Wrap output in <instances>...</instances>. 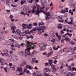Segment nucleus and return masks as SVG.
<instances>
[{"label":"nucleus","mask_w":76,"mask_h":76,"mask_svg":"<svg viewBox=\"0 0 76 76\" xmlns=\"http://www.w3.org/2000/svg\"><path fill=\"white\" fill-rule=\"evenodd\" d=\"M26 46L28 48L25 50V52H26V53H25V56H24L25 57H27L28 56H31V54L29 52V50H31V48H32V49L34 48L33 45H30L28 46L27 45H26Z\"/></svg>","instance_id":"obj_1"},{"label":"nucleus","mask_w":76,"mask_h":76,"mask_svg":"<svg viewBox=\"0 0 76 76\" xmlns=\"http://www.w3.org/2000/svg\"><path fill=\"white\" fill-rule=\"evenodd\" d=\"M36 8H37V10H35V9H36ZM39 6L36 5V6H35V5H34L33 6V9L32 10L31 12L32 13H34L36 12V11H37L36 15L38 14V15L39 14V13H40V12H43V11L41 9V10H39Z\"/></svg>","instance_id":"obj_2"},{"label":"nucleus","mask_w":76,"mask_h":76,"mask_svg":"<svg viewBox=\"0 0 76 76\" xmlns=\"http://www.w3.org/2000/svg\"><path fill=\"white\" fill-rule=\"evenodd\" d=\"M39 47H40V50L42 51L43 50H45L46 46H47V45H45L44 43H41L40 45H39Z\"/></svg>","instance_id":"obj_3"},{"label":"nucleus","mask_w":76,"mask_h":76,"mask_svg":"<svg viewBox=\"0 0 76 76\" xmlns=\"http://www.w3.org/2000/svg\"><path fill=\"white\" fill-rule=\"evenodd\" d=\"M47 27L45 26H42L40 27H39L37 29L38 32H40L42 30H44L45 29H46Z\"/></svg>","instance_id":"obj_4"},{"label":"nucleus","mask_w":76,"mask_h":76,"mask_svg":"<svg viewBox=\"0 0 76 76\" xmlns=\"http://www.w3.org/2000/svg\"><path fill=\"white\" fill-rule=\"evenodd\" d=\"M17 70L18 71H19V72H20V74L19 75L20 76H21V75H23V72L22 71V68L21 67H18Z\"/></svg>","instance_id":"obj_5"},{"label":"nucleus","mask_w":76,"mask_h":76,"mask_svg":"<svg viewBox=\"0 0 76 76\" xmlns=\"http://www.w3.org/2000/svg\"><path fill=\"white\" fill-rule=\"evenodd\" d=\"M66 35L67 34H65L63 35L62 38L64 39L66 41L69 42V41H70V38H69V37H65Z\"/></svg>","instance_id":"obj_6"},{"label":"nucleus","mask_w":76,"mask_h":76,"mask_svg":"<svg viewBox=\"0 0 76 76\" xmlns=\"http://www.w3.org/2000/svg\"><path fill=\"white\" fill-rule=\"evenodd\" d=\"M48 61H49V63L48 64L49 65H50V66H51L52 68V69H53V68H56V67L54 65H52V63H53V61H53V60H49Z\"/></svg>","instance_id":"obj_7"},{"label":"nucleus","mask_w":76,"mask_h":76,"mask_svg":"<svg viewBox=\"0 0 76 76\" xmlns=\"http://www.w3.org/2000/svg\"><path fill=\"white\" fill-rule=\"evenodd\" d=\"M15 34L17 35H19L20 36H21V32L20 31V30L18 29L16 30L15 32Z\"/></svg>","instance_id":"obj_8"},{"label":"nucleus","mask_w":76,"mask_h":76,"mask_svg":"<svg viewBox=\"0 0 76 76\" xmlns=\"http://www.w3.org/2000/svg\"><path fill=\"white\" fill-rule=\"evenodd\" d=\"M36 31V29H33L32 30L30 31V32H29V31H25V33L26 34H30L32 32H34V31Z\"/></svg>","instance_id":"obj_9"},{"label":"nucleus","mask_w":76,"mask_h":76,"mask_svg":"<svg viewBox=\"0 0 76 76\" xmlns=\"http://www.w3.org/2000/svg\"><path fill=\"white\" fill-rule=\"evenodd\" d=\"M22 26H23V28H22V29L23 30L24 29H26L27 28H28V27H29V26L28 25L25 24H22Z\"/></svg>","instance_id":"obj_10"},{"label":"nucleus","mask_w":76,"mask_h":76,"mask_svg":"<svg viewBox=\"0 0 76 76\" xmlns=\"http://www.w3.org/2000/svg\"><path fill=\"white\" fill-rule=\"evenodd\" d=\"M26 53V52H25H25H20L18 53V54L19 55H20V56H24V54H25V55Z\"/></svg>","instance_id":"obj_11"},{"label":"nucleus","mask_w":76,"mask_h":76,"mask_svg":"<svg viewBox=\"0 0 76 76\" xmlns=\"http://www.w3.org/2000/svg\"><path fill=\"white\" fill-rule=\"evenodd\" d=\"M27 64V63H26V61H23V63L21 64H20V66H23L24 65H26Z\"/></svg>","instance_id":"obj_12"},{"label":"nucleus","mask_w":76,"mask_h":76,"mask_svg":"<svg viewBox=\"0 0 76 76\" xmlns=\"http://www.w3.org/2000/svg\"><path fill=\"white\" fill-rule=\"evenodd\" d=\"M25 42H26V43L27 45H32V44H33V43L31 42H29V41H27L26 40L25 41Z\"/></svg>","instance_id":"obj_13"},{"label":"nucleus","mask_w":76,"mask_h":76,"mask_svg":"<svg viewBox=\"0 0 76 76\" xmlns=\"http://www.w3.org/2000/svg\"><path fill=\"white\" fill-rule=\"evenodd\" d=\"M66 76H75V75H74L73 74L71 73V72H69L66 75Z\"/></svg>","instance_id":"obj_14"},{"label":"nucleus","mask_w":76,"mask_h":76,"mask_svg":"<svg viewBox=\"0 0 76 76\" xmlns=\"http://www.w3.org/2000/svg\"><path fill=\"white\" fill-rule=\"evenodd\" d=\"M61 25H62V24H61V23L58 25V29H62L63 28V27L62 26H61Z\"/></svg>","instance_id":"obj_15"},{"label":"nucleus","mask_w":76,"mask_h":76,"mask_svg":"<svg viewBox=\"0 0 76 76\" xmlns=\"http://www.w3.org/2000/svg\"><path fill=\"white\" fill-rule=\"evenodd\" d=\"M26 68H27L28 69H32V68L31 66H30L28 65H26Z\"/></svg>","instance_id":"obj_16"},{"label":"nucleus","mask_w":76,"mask_h":76,"mask_svg":"<svg viewBox=\"0 0 76 76\" xmlns=\"http://www.w3.org/2000/svg\"><path fill=\"white\" fill-rule=\"evenodd\" d=\"M58 48H59V46H58L57 47H56V46H54L53 47V49L54 50H57Z\"/></svg>","instance_id":"obj_17"},{"label":"nucleus","mask_w":76,"mask_h":76,"mask_svg":"<svg viewBox=\"0 0 76 76\" xmlns=\"http://www.w3.org/2000/svg\"><path fill=\"white\" fill-rule=\"evenodd\" d=\"M27 39H29V38H31V39H34V37L32 35H30L29 36H28L27 37Z\"/></svg>","instance_id":"obj_18"},{"label":"nucleus","mask_w":76,"mask_h":76,"mask_svg":"<svg viewBox=\"0 0 76 76\" xmlns=\"http://www.w3.org/2000/svg\"><path fill=\"white\" fill-rule=\"evenodd\" d=\"M54 36H51L49 38V40L50 41H51L52 40L54 39Z\"/></svg>","instance_id":"obj_19"},{"label":"nucleus","mask_w":76,"mask_h":76,"mask_svg":"<svg viewBox=\"0 0 76 76\" xmlns=\"http://www.w3.org/2000/svg\"><path fill=\"white\" fill-rule=\"evenodd\" d=\"M56 36V37H58V39H59V40L61 39V37H60V36H58V33H56V34H55Z\"/></svg>","instance_id":"obj_20"},{"label":"nucleus","mask_w":76,"mask_h":76,"mask_svg":"<svg viewBox=\"0 0 76 76\" xmlns=\"http://www.w3.org/2000/svg\"><path fill=\"white\" fill-rule=\"evenodd\" d=\"M24 72H26L27 73H29V70H27V69L26 68L24 69Z\"/></svg>","instance_id":"obj_21"},{"label":"nucleus","mask_w":76,"mask_h":76,"mask_svg":"<svg viewBox=\"0 0 76 76\" xmlns=\"http://www.w3.org/2000/svg\"><path fill=\"white\" fill-rule=\"evenodd\" d=\"M69 44H71V45H75V43H74V42H73V41H70L69 42Z\"/></svg>","instance_id":"obj_22"},{"label":"nucleus","mask_w":76,"mask_h":76,"mask_svg":"<svg viewBox=\"0 0 76 76\" xmlns=\"http://www.w3.org/2000/svg\"><path fill=\"white\" fill-rule=\"evenodd\" d=\"M33 25L32 24H29V27H28V29H31V28H32V26Z\"/></svg>","instance_id":"obj_23"},{"label":"nucleus","mask_w":76,"mask_h":76,"mask_svg":"<svg viewBox=\"0 0 76 76\" xmlns=\"http://www.w3.org/2000/svg\"><path fill=\"white\" fill-rule=\"evenodd\" d=\"M35 59H36L35 58H32V60L31 61V63H32V64H34V63H35V61H34V60H35Z\"/></svg>","instance_id":"obj_24"},{"label":"nucleus","mask_w":76,"mask_h":76,"mask_svg":"<svg viewBox=\"0 0 76 76\" xmlns=\"http://www.w3.org/2000/svg\"><path fill=\"white\" fill-rule=\"evenodd\" d=\"M67 35H68L69 36V37H72V34H69V33H67Z\"/></svg>","instance_id":"obj_25"},{"label":"nucleus","mask_w":76,"mask_h":76,"mask_svg":"<svg viewBox=\"0 0 76 76\" xmlns=\"http://www.w3.org/2000/svg\"><path fill=\"white\" fill-rule=\"evenodd\" d=\"M14 38H15V39H20V37H17L16 35L14 36Z\"/></svg>","instance_id":"obj_26"},{"label":"nucleus","mask_w":76,"mask_h":76,"mask_svg":"<svg viewBox=\"0 0 76 76\" xmlns=\"http://www.w3.org/2000/svg\"><path fill=\"white\" fill-rule=\"evenodd\" d=\"M24 3H25V1L24 0H23L21 1V5H23Z\"/></svg>","instance_id":"obj_27"},{"label":"nucleus","mask_w":76,"mask_h":76,"mask_svg":"<svg viewBox=\"0 0 76 76\" xmlns=\"http://www.w3.org/2000/svg\"><path fill=\"white\" fill-rule=\"evenodd\" d=\"M46 16H50V13L49 12H47L46 13Z\"/></svg>","instance_id":"obj_28"},{"label":"nucleus","mask_w":76,"mask_h":76,"mask_svg":"<svg viewBox=\"0 0 76 76\" xmlns=\"http://www.w3.org/2000/svg\"><path fill=\"white\" fill-rule=\"evenodd\" d=\"M34 53H35V54H37V51H35V50L31 54V55H33V54H34Z\"/></svg>","instance_id":"obj_29"},{"label":"nucleus","mask_w":76,"mask_h":76,"mask_svg":"<svg viewBox=\"0 0 76 76\" xmlns=\"http://www.w3.org/2000/svg\"><path fill=\"white\" fill-rule=\"evenodd\" d=\"M55 41H56V39H53L51 41V42H53V43H54L55 42Z\"/></svg>","instance_id":"obj_30"},{"label":"nucleus","mask_w":76,"mask_h":76,"mask_svg":"<svg viewBox=\"0 0 76 76\" xmlns=\"http://www.w3.org/2000/svg\"><path fill=\"white\" fill-rule=\"evenodd\" d=\"M15 29H16V27H15L12 26L11 28L12 30H15Z\"/></svg>","instance_id":"obj_31"},{"label":"nucleus","mask_w":76,"mask_h":76,"mask_svg":"<svg viewBox=\"0 0 76 76\" xmlns=\"http://www.w3.org/2000/svg\"><path fill=\"white\" fill-rule=\"evenodd\" d=\"M53 69V71H52V72H56V70H57L55 68H52Z\"/></svg>","instance_id":"obj_32"},{"label":"nucleus","mask_w":76,"mask_h":76,"mask_svg":"<svg viewBox=\"0 0 76 76\" xmlns=\"http://www.w3.org/2000/svg\"><path fill=\"white\" fill-rule=\"evenodd\" d=\"M50 19V17L48 16H47L46 17V20H48Z\"/></svg>","instance_id":"obj_33"},{"label":"nucleus","mask_w":76,"mask_h":76,"mask_svg":"<svg viewBox=\"0 0 76 76\" xmlns=\"http://www.w3.org/2000/svg\"><path fill=\"white\" fill-rule=\"evenodd\" d=\"M72 70H75L76 71V68L75 67H72Z\"/></svg>","instance_id":"obj_34"},{"label":"nucleus","mask_w":76,"mask_h":76,"mask_svg":"<svg viewBox=\"0 0 76 76\" xmlns=\"http://www.w3.org/2000/svg\"><path fill=\"white\" fill-rule=\"evenodd\" d=\"M44 25V23H39V25L40 26V25Z\"/></svg>","instance_id":"obj_35"},{"label":"nucleus","mask_w":76,"mask_h":76,"mask_svg":"<svg viewBox=\"0 0 76 76\" xmlns=\"http://www.w3.org/2000/svg\"><path fill=\"white\" fill-rule=\"evenodd\" d=\"M7 69H10V68H11V67L10 66H8L6 67Z\"/></svg>","instance_id":"obj_36"},{"label":"nucleus","mask_w":76,"mask_h":76,"mask_svg":"<svg viewBox=\"0 0 76 76\" xmlns=\"http://www.w3.org/2000/svg\"><path fill=\"white\" fill-rule=\"evenodd\" d=\"M51 55H52V54H51V53H49L48 54V57H49V56H51Z\"/></svg>","instance_id":"obj_37"},{"label":"nucleus","mask_w":76,"mask_h":76,"mask_svg":"<svg viewBox=\"0 0 76 76\" xmlns=\"http://www.w3.org/2000/svg\"><path fill=\"white\" fill-rule=\"evenodd\" d=\"M64 40L65 39H62L61 40V42L62 43H64Z\"/></svg>","instance_id":"obj_38"},{"label":"nucleus","mask_w":76,"mask_h":76,"mask_svg":"<svg viewBox=\"0 0 76 76\" xmlns=\"http://www.w3.org/2000/svg\"><path fill=\"white\" fill-rule=\"evenodd\" d=\"M58 21L59 22H64V20H59Z\"/></svg>","instance_id":"obj_39"},{"label":"nucleus","mask_w":76,"mask_h":76,"mask_svg":"<svg viewBox=\"0 0 76 76\" xmlns=\"http://www.w3.org/2000/svg\"><path fill=\"white\" fill-rule=\"evenodd\" d=\"M13 15H10V19H12V18H13Z\"/></svg>","instance_id":"obj_40"},{"label":"nucleus","mask_w":76,"mask_h":76,"mask_svg":"<svg viewBox=\"0 0 76 76\" xmlns=\"http://www.w3.org/2000/svg\"><path fill=\"white\" fill-rule=\"evenodd\" d=\"M61 12V13H66V11L65 10L62 11L61 12Z\"/></svg>","instance_id":"obj_41"},{"label":"nucleus","mask_w":76,"mask_h":76,"mask_svg":"<svg viewBox=\"0 0 76 76\" xmlns=\"http://www.w3.org/2000/svg\"><path fill=\"white\" fill-rule=\"evenodd\" d=\"M4 70H5V71L6 73H7V68H4Z\"/></svg>","instance_id":"obj_42"},{"label":"nucleus","mask_w":76,"mask_h":76,"mask_svg":"<svg viewBox=\"0 0 76 76\" xmlns=\"http://www.w3.org/2000/svg\"><path fill=\"white\" fill-rule=\"evenodd\" d=\"M57 61L56 60V59H55L54 61V64H56V63H57Z\"/></svg>","instance_id":"obj_43"},{"label":"nucleus","mask_w":76,"mask_h":76,"mask_svg":"<svg viewBox=\"0 0 76 76\" xmlns=\"http://www.w3.org/2000/svg\"><path fill=\"white\" fill-rule=\"evenodd\" d=\"M5 26H9V24L7 23H5Z\"/></svg>","instance_id":"obj_44"},{"label":"nucleus","mask_w":76,"mask_h":76,"mask_svg":"<svg viewBox=\"0 0 76 76\" xmlns=\"http://www.w3.org/2000/svg\"><path fill=\"white\" fill-rule=\"evenodd\" d=\"M61 34H64V31H63V30H61Z\"/></svg>","instance_id":"obj_45"},{"label":"nucleus","mask_w":76,"mask_h":76,"mask_svg":"<svg viewBox=\"0 0 76 76\" xmlns=\"http://www.w3.org/2000/svg\"><path fill=\"white\" fill-rule=\"evenodd\" d=\"M33 25L34 26H37V23H33Z\"/></svg>","instance_id":"obj_46"},{"label":"nucleus","mask_w":76,"mask_h":76,"mask_svg":"<svg viewBox=\"0 0 76 76\" xmlns=\"http://www.w3.org/2000/svg\"><path fill=\"white\" fill-rule=\"evenodd\" d=\"M6 4H9V1L7 0L6 1Z\"/></svg>","instance_id":"obj_47"},{"label":"nucleus","mask_w":76,"mask_h":76,"mask_svg":"<svg viewBox=\"0 0 76 76\" xmlns=\"http://www.w3.org/2000/svg\"><path fill=\"white\" fill-rule=\"evenodd\" d=\"M53 6V2H51L50 4V6Z\"/></svg>","instance_id":"obj_48"},{"label":"nucleus","mask_w":76,"mask_h":76,"mask_svg":"<svg viewBox=\"0 0 76 76\" xmlns=\"http://www.w3.org/2000/svg\"><path fill=\"white\" fill-rule=\"evenodd\" d=\"M15 48H11V50H12V51H14V50H15Z\"/></svg>","instance_id":"obj_49"},{"label":"nucleus","mask_w":76,"mask_h":76,"mask_svg":"<svg viewBox=\"0 0 76 76\" xmlns=\"http://www.w3.org/2000/svg\"><path fill=\"white\" fill-rule=\"evenodd\" d=\"M32 1H33V0H30L29 1V3H32Z\"/></svg>","instance_id":"obj_50"},{"label":"nucleus","mask_w":76,"mask_h":76,"mask_svg":"<svg viewBox=\"0 0 76 76\" xmlns=\"http://www.w3.org/2000/svg\"><path fill=\"white\" fill-rule=\"evenodd\" d=\"M17 47H18L19 48H20V45H19V44H17Z\"/></svg>","instance_id":"obj_51"},{"label":"nucleus","mask_w":76,"mask_h":76,"mask_svg":"<svg viewBox=\"0 0 76 76\" xmlns=\"http://www.w3.org/2000/svg\"><path fill=\"white\" fill-rule=\"evenodd\" d=\"M66 12H68V8H66Z\"/></svg>","instance_id":"obj_52"},{"label":"nucleus","mask_w":76,"mask_h":76,"mask_svg":"<svg viewBox=\"0 0 76 76\" xmlns=\"http://www.w3.org/2000/svg\"><path fill=\"white\" fill-rule=\"evenodd\" d=\"M48 63H46L45 64V66H48Z\"/></svg>","instance_id":"obj_53"},{"label":"nucleus","mask_w":76,"mask_h":76,"mask_svg":"<svg viewBox=\"0 0 76 76\" xmlns=\"http://www.w3.org/2000/svg\"><path fill=\"white\" fill-rule=\"evenodd\" d=\"M9 64V66H10V67H11L12 66V63H10V64Z\"/></svg>","instance_id":"obj_54"},{"label":"nucleus","mask_w":76,"mask_h":76,"mask_svg":"<svg viewBox=\"0 0 76 76\" xmlns=\"http://www.w3.org/2000/svg\"><path fill=\"white\" fill-rule=\"evenodd\" d=\"M6 11H7V12H10V10H6Z\"/></svg>","instance_id":"obj_55"},{"label":"nucleus","mask_w":76,"mask_h":76,"mask_svg":"<svg viewBox=\"0 0 76 76\" xmlns=\"http://www.w3.org/2000/svg\"><path fill=\"white\" fill-rule=\"evenodd\" d=\"M12 6V7H16V5H13V4H11Z\"/></svg>","instance_id":"obj_56"},{"label":"nucleus","mask_w":76,"mask_h":76,"mask_svg":"<svg viewBox=\"0 0 76 76\" xmlns=\"http://www.w3.org/2000/svg\"><path fill=\"white\" fill-rule=\"evenodd\" d=\"M34 62H35V63H38V61L37 60L34 61Z\"/></svg>","instance_id":"obj_57"},{"label":"nucleus","mask_w":76,"mask_h":76,"mask_svg":"<svg viewBox=\"0 0 76 76\" xmlns=\"http://www.w3.org/2000/svg\"><path fill=\"white\" fill-rule=\"evenodd\" d=\"M4 62L3 61V62H1V65H3H3H4Z\"/></svg>","instance_id":"obj_58"},{"label":"nucleus","mask_w":76,"mask_h":76,"mask_svg":"<svg viewBox=\"0 0 76 76\" xmlns=\"http://www.w3.org/2000/svg\"><path fill=\"white\" fill-rule=\"evenodd\" d=\"M72 12V10H70L69 11V13H71Z\"/></svg>","instance_id":"obj_59"},{"label":"nucleus","mask_w":76,"mask_h":76,"mask_svg":"<svg viewBox=\"0 0 76 76\" xmlns=\"http://www.w3.org/2000/svg\"><path fill=\"white\" fill-rule=\"evenodd\" d=\"M21 15H23V14H24V12H21Z\"/></svg>","instance_id":"obj_60"},{"label":"nucleus","mask_w":76,"mask_h":76,"mask_svg":"<svg viewBox=\"0 0 76 76\" xmlns=\"http://www.w3.org/2000/svg\"><path fill=\"white\" fill-rule=\"evenodd\" d=\"M9 58H12V56L11 55H10L9 56Z\"/></svg>","instance_id":"obj_61"},{"label":"nucleus","mask_w":76,"mask_h":76,"mask_svg":"<svg viewBox=\"0 0 76 76\" xmlns=\"http://www.w3.org/2000/svg\"><path fill=\"white\" fill-rule=\"evenodd\" d=\"M33 75L34 76H37V75H36V73H33Z\"/></svg>","instance_id":"obj_62"},{"label":"nucleus","mask_w":76,"mask_h":76,"mask_svg":"<svg viewBox=\"0 0 76 76\" xmlns=\"http://www.w3.org/2000/svg\"><path fill=\"white\" fill-rule=\"evenodd\" d=\"M63 68V66H61L60 68V69H62V68Z\"/></svg>","instance_id":"obj_63"},{"label":"nucleus","mask_w":76,"mask_h":76,"mask_svg":"<svg viewBox=\"0 0 76 76\" xmlns=\"http://www.w3.org/2000/svg\"><path fill=\"white\" fill-rule=\"evenodd\" d=\"M44 8H45V7H42L41 8V10H42V9H44Z\"/></svg>","instance_id":"obj_64"}]
</instances>
